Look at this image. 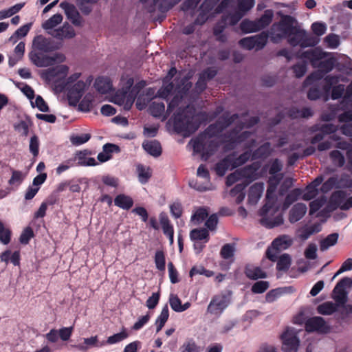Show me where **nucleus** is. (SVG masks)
<instances>
[{"label": "nucleus", "instance_id": "obj_1", "mask_svg": "<svg viewBox=\"0 0 352 352\" xmlns=\"http://www.w3.org/2000/svg\"><path fill=\"white\" fill-rule=\"evenodd\" d=\"M198 116H206V113L197 115L195 108L191 105H187L184 109L179 107L174 115V130L177 133L189 136L200 126L201 121L197 118Z\"/></svg>", "mask_w": 352, "mask_h": 352}, {"label": "nucleus", "instance_id": "obj_2", "mask_svg": "<svg viewBox=\"0 0 352 352\" xmlns=\"http://www.w3.org/2000/svg\"><path fill=\"white\" fill-rule=\"evenodd\" d=\"M297 23L296 19L291 15L283 14L278 22L274 23L267 31L270 41L273 43H279L283 39H287Z\"/></svg>", "mask_w": 352, "mask_h": 352}, {"label": "nucleus", "instance_id": "obj_3", "mask_svg": "<svg viewBox=\"0 0 352 352\" xmlns=\"http://www.w3.org/2000/svg\"><path fill=\"white\" fill-rule=\"evenodd\" d=\"M287 40V43L291 46H299L301 48L314 47L319 42V38L317 36L308 34L306 30L300 28L296 25L292 30L291 36H289Z\"/></svg>", "mask_w": 352, "mask_h": 352}, {"label": "nucleus", "instance_id": "obj_4", "mask_svg": "<svg viewBox=\"0 0 352 352\" xmlns=\"http://www.w3.org/2000/svg\"><path fill=\"white\" fill-rule=\"evenodd\" d=\"M274 13L272 10H265L262 16L254 20L244 19L240 23V29L244 34L256 32L268 26L272 21Z\"/></svg>", "mask_w": 352, "mask_h": 352}, {"label": "nucleus", "instance_id": "obj_5", "mask_svg": "<svg viewBox=\"0 0 352 352\" xmlns=\"http://www.w3.org/2000/svg\"><path fill=\"white\" fill-rule=\"evenodd\" d=\"M193 151L196 153H201L206 160L214 154L219 147L217 140H210L204 135H199L192 140Z\"/></svg>", "mask_w": 352, "mask_h": 352}, {"label": "nucleus", "instance_id": "obj_6", "mask_svg": "<svg viewBox=\"0 0 352 352\" xmlns=\"http://www.w3.org/2000/svg\"><path fill=\"white\" fill-rule=\"evenodd\" d=\"M277 210L274 209L271 205L265 204L259 210V215L261 217L260 223L267 228H273L283 223V218L281 214L278 213L274 216Z\"/></svg>", "mask_w": 352, "mask_h": 352}, {"label": "nucleus", "instance_id": "obj_7", "mask_svg": "<svg viewBox=\"0 0 352 352\" xmlns=\"http://www.w3.org/2000/svg\"><path fill=\"white\" fill-rule=\"evenodd\" d=\"M268 38V33L266 31H263L260 34L241 38L239 41V44L243 49L248 50L255 49L258 51L265 47Z\"/></svg>", "mask_w": 352, "mask_h": 352}, {"label": "nucleus", "instance_id": "obj_8", "mask_svg": "<svg viewBox=\"0 0 352 352\" xmlns=\"http://www.w3.org/2000/svg\"><path fill=\"white\" fill-rule=\"evenodd\" d=\"M284 352H297L300 340L293 329L287 328L280 336Z\"/></svg>", "mask_w": 352, "mask_h": 352}, {"label": "nucleus", "instance_id": "obj_9", "mask_svg": "<svg viewBox=\"0 0 352 352\" xmlns=\"http://www.w3.org/2000/svg\"><path fill=\"white\" fill-rule=\"evenodd\" d=\"M352 280L349 277L340 279L333 290V299L338 305L344 306L347 302V292L346 288L350 287Z\"/></svg>", "mask_w": 352, "mask_h": 352}, {"label": "nucleus", "instance_id": "obj_10", "mask_svg": "<svg viewBox=\"0 0 352 352\" xmlns=\"http://www.w3.org/2000/svg\"><path fill=\"white\" fill-rule=\"evenodd\" d=\"M31 62L38 67H45L53 65L57 59L58 54L55 56L47 55L45 52L33 48L29 54Z\"/></svg>", "mask_w": 352, "mask_h": 352}, {"label": "nucleus", "instance_id": "obj_11", "mask_svg": "<svg viewBox=\"0 0 352 352\" xmlns=\"http://www.w3.org/2000/svg\"><path fill=\"white\" fill-rule=\"evenodd\" d=\"M327 53L323 52L320 47H315L297 55L298 58L308 60L313 67H316L320 61L327 56Z\"/></svg>", "mask_w": 352, "mask_h": 352}, {"label": "nucleus", "instance_id": "obj_12", "mask_svg": "<svg viewBox=\"0 0 352 352\" xmlns=\"http://www.w3.org/2000/svg\"><path fill=\"white\" fill-rule=\"evenodd\" d=\"M229 299L226 295H215L210 300L207 311L211 314L220 315L229 305Z\"/></svg>", "mask_w": 352, "mask_h": 352}, {"label": "nucleus", "instance_id": "obj_13", "mask_svg": "<svg viewBox=\"0 0 352 352\" xmlns=\"http://www.w3.org/2000/svg\"><path fill=\"white\" fill-rule=\"evenodd\" d=\"M261 166V164L259 162H254L250 165L239 169L238 171L241 179H245L243 182L250 184L251 182L259 177L258 171Z\"/></svg>", "mask_w": 352, "mask_h": 352}, {"label": "nucleus", "instance_id": "obj_14", "mask_svg": "<svg viewBox=\"0 0 352 352\" xmlns=\"http://www.w3.org/2000/svg\"><path fill=\"white\" fill-rule=\"evenodd\" d=\"M305 328L309 333H327L329 330L325 320L320 316H314L307 319L305 324Z\"/></svg>", "mask_w": 352, "mask_h": 352}, {"label": "nucleus", "instance_id": "obj_15", "mask_svg": "<svg viewBox=\"0 0 352 352\" xmlns=\"http://www.w3.org/2000/svg\"><path fill=\"white\" fill-rule=\"evenodd\" d=\"M87 85L82 80L77 81L73 86L68 89L67 98L71 105L76 106L84 94Z\"/></svg>", "mask_w": 352, "mask_h": 352}, {"label": "nucleus", "instance_id": "obj_16", "mask_svg": "<svg viewBox=\"0 0 352 352\" xmlns=\"http://www.w3.org/2000/svg\"><path fill=\"white\" fill-rule=\"evenodd\" d=\"M33 48L45 53L52 52L58 49L54 42L50 38L38 35L33 40Z\"/></svg>", "mask_w": 352, "mask_h": 352}, {"label": "nucleus", "instance_id": "obj_17", "mask_svg": "<svg viewBox=\"0 0 352 352\" xmlns=\"http://www.w3.org/2000/svg\"><path fill=\"white\" fill-rule=\"evenodd\" d=\"M244 128V122H240L237 126L226 133L222 135L223 138V143H225V148L232 150L236 147L237 133L240 132Z\"/></svg>", "mask_w": 352, "mask_h": 352}, {"label": "nucleus", "instance_id": "obj_18", "mask_svg": "<svg viewBox=\"0 0 352 352\" xmlns=\"http://www.w3.org/2000/svg\"><path fill=\"white\" fill-rule=\"evenodd\" d=\"M60 7L64 9L67 18L75 26H81L82 23V18L77 10L76 8L71 3L67 2H62Z\"/></svg>", "mask_w": 352, "mask_h": 352}, {"label": "nucleus", "instance_id": "obj_19", "mask_svg": "<svg viewBox=\"0 0 352 352\" xmlns=\"http://www.w3.org/2000/svg\"><path fill=\"white\" fill-rule=\"evenodd\" d=\"M50 34L59 40L69 39L76 36L74 29L67 23H64L61 28L54 30Z\"/></svg>", "mask_w": 352, "mask_h": 352}, {"label": "nucleus", "instance_id": "obj_20", "mask_svg": "<svg viewBox=\"0 0 352 352\" xmlns=\"http://www.w3.org/2000/svg\"><path fill=\"white\" fill-rule=\"evenodd\" d=\"M91 155V152L88 149L78 151L75 153L74 157L76 159V165L80 166H94L98 164L97 162L94 157H88V155Z\"/></svg>", "mask_w": 352, "mask_h": 352}, {"label": "nucleus", "instance_id": "obj_21", "mask_svg": "<svg viewBox=\"0 0 352 352\" xmlns=\"http://www.w3.org/2000/svg\"><path fill=\"white\" fill-rule=\"evenodd\" d=\"M264 190V184L257 182L250 186L248 191V202L252 205L257 204Z\"/></svg>", "mask_w": 352, "mask_h": 352}, {"label": "nucleus", "instance_id": "obj_22", "mask_svg": "<svg viewBox=\"0 0 352 352\" xmlns=\"http://www.w3.org/2000/svg\"><path fill=\"white\" fill-rule=\"evenodd\" d=\"M307 206L303 203L296 204L289 211V220L292 223L300 220L307 212Z\"/></svg>", "mask_w": 352, "mask_h": 352}, {"label": "nucleus", "instance_id": "obj_23", "mask_svg": "<svg viewBox=\"0 0 352 352\" xmlns=\"http://www.w3.org/2000/svg\"><path fill=\"white\" fill-rule=\"evenodd\" d=\"M244 274L247 278L251 280L265 278L267 277V273L263 271L260 267L254 266L252 264H247L245 266Z\"/></svg>", "mask_w": 352, "mask_h": 352}, {"label": "nucleus", "instance_id": "obj_24", "mask_svg": "<svg viewBox=\"0 0 352 352\" xmlns=\"http://www.w3.org/2000/svg\"><path fill=\"white\" fill-rule=\"evenodd\" d=\"M153 4L148 8L149 12H153L156 8L159 11L165 12L171 9L177 3V0H153Z\"/></svg>", "mask_w": 352, "mask_h": 352}, {"label": "nucleus", "instance_id": "obj_25", "mask_svg": "<svg viewBox=\"0 0 352 352\" xmlns=\"http://www.w3.org/2000/svg\"><path fill=\"white\" fill-rule=\"evenodd\" d=\"M94 87L102 94L109 93L112 90V82L108 77H98L96 79Z\"/></svg>", "mask_w": 352, "mask_h": 352}, {"label": "nucleus", "instance_id": "obj_26", "mask_svg": "<svg viewBox=\"0 0 352 352\" xmlns=\"http://www.w3.org/2000/svg\"><path fill=\"white\" fill-rule=\"evenodd\" d=\"M238 118H239L238 113H234L230 116L229 112H226L216 120V122L218 126H219L220 131H223Z\"/></svg>", "mask_w": 352, "mask_h": 352}, {"label": "nucleus", "instance_id": "obj_27", "mask_svg": "<svg viewBox=\"0 0 352 352\" xmlns=\"http://www.w3.org/2000/svg\"><path fill=\"white\" fill-rule=\"evenodd\" d=\"M228 156L231 157V163L234 169L245 164L250 158L252 159L250 151H246L238 157H236V152L229 154Z\"/></svg>", "mask_w": 352, "mask_h": 352}, {"label": "nucleus", "instance_id": "obj_28", "mask_svg": "<svg viewBox=\"0 0 352 352\" xmlns=\"http://www.w3.org/2000/svg\"><path fill=\"white\" fill-rule=\"evenodd\" d=\"M228 169L233 170L234 168H232L231 163V157L228 155L215 164L214 170L217 175L222 177Z\"/></svg>", "mask_w": 352, "mask_h": 352}, {"label": "nucleus", "instance_id": "obj_29", "mask_svg": "<svg viewBox=\"0 0 352 352\" xmlns=\"http://www.w3.org/2000/svg\"><path fill=\"white\" fill-rule=\"evenodd\" d=\"M271 144L270 142H265L253 151L252 160L265 159L271 154Z\"/></svg>", "mask_w": 352, "mask_h": 352}, {"label": "nucleus", "instance_id": "obj_30", "mask_svg": "<svg viewBox=\"0 0 352 352\" xmlns=\"http://www.w3.org/2000/svg\"><path fill=\"white\" fill-rule=\"evenodd\" d=\"M346 198V193L343 190H338L335 191L332 193L329 204L332 208L336 209L338 208L341 209V206H342L344 200Z\"/></svg>", "mask_w": 352, "mask_h": 352}, {"label": "nucleus", "instance_id": "obj_31", "mask_svg": "<svg viewBox=\"0 0 352 352\" xmlns=\"http://www.w3.org/2000/svg\"><path fill=\"white\" fill-rule=\"evenodd\" d=\"M114 204L124 210H129L133 205V199L124 194H120L114 199Z\"/></svg>", "mask_w": 352, "mask_h": 352}, {"label": "nucleus", "instance_id": "obj_32", "mask_svg": "<svg viewBox=\"0 0 352 352\" xmlns=\"http://www.w3.org/2000/svg\"><path fill=\"white\" fill-rule=\"evenodd\" d=\"M190 238L193 241H204L207 243L210 239L209 232L206 228H195L190 231Z\"/></svg>", "mask_w": 352, "mask_h": 352}, {"label": "nucleus", "instance_id": "obj_33", "mask_svg": "<svg viewBox=\"0 0 352 352\" xmlns=\"http://www.w3.org/2000/svg\"><path fill=\"white\" fill-rule=\"evenodd\" d=\"M294 288L292 286L283 288H276L270 290L265 295V300L267 302H273L285 292H292Z\"/></svg>", "mask_w": 352, "mask_h": 352}, {"label": "nucleus", "instance_id": "obj_34", "mask_svg": "<svg viewBox=\"0 0 352 352\" xmlns=\"http://www.w3.org/2000/svg\"><path fill=\"white\" fill-rule=\"evenodd\" d=\"M144 150L154 157H159L162 154V146L157 140H152L143 144Z\"/></svg>", "mask_w": 352, "mask_h": 352}, {"label": "nucleus", "instance_id": "obj_35", "mask_svg": "<svg viewBox=\"0 0 352 352\" xmlns=\"http://www.w3.org/2000/svg\"><path fill=\"white\" fill-rule=\"evenodd\" d=\"M292 245V241L287 236H281L275 239L272 243V249L280 251L288 248Z\"/></svg>", "mask_w": 352, "mask_h": 352}, {"label": "nucleus", "instance_id": "obj_36", "mask_svg": "<svg viewBox=\"0 0 352 352\" xmlns=\"http://www.w3.org/2000/svg\"><path fill=\"white\" fill-rule=\"evenodd\" d=\"M235 252L234 243H226L223 245L220 251V256L225 260H230V263L234 261Z\"/></svg>", "mask_w": 352, "mask_h": 352}, {"label": "nucleus", "instance_id": "obj_37", "mask_svg": "<svg viewBox=\"0 0 352 352\" xmlns=\"http://www.w3.org/2000/svg\"><path fill=\"white\" fill-rule=\"evenodd\" d=\"M169 317V311L168 307L167 305H165L162 311L160 314V316L157 318L155 320V325H156V331L159 332L162 330V329L164 327V324H166V321L168 320Z\"/></svg>", "mask_w": 352, "mask_h": 352}, {"label": "nucleus", "instance_id": "obj_38", "mask_svg": "<svg viewBox=\"0 0 352 352\" xmlns=\"http://www.w3.org/2000/svg\"><path fill=\"white\" fill-rule=\"evenodd\" d=\"M159 219L164 235L174 233L173 226L165 212H161Z\"/></svg>", "mask_w": 352, "mask_h": 352}, {"label": "nucleus", "instance_id": "obj_39", "mask_svg": "<svg viewBox=\"0 0 352 352\" xmlns=\"http://www.w3.org/2000/svg\"><path fill=\"white\" fill-rule=\"evenodd\" d=\"M31 26L32 23H27L22 25L19 29H17L10 37L9 41L13 43H16L19 38H23L28 34L31 28Z\"/></svg>", "mask_w": 352, "mask_h": 352}, {"label": "nucleus", "instance_id": "obj_40", "mask_svg": "<svg viewBox=\"0 0 352 352\" xmlns=\"http://www.w3.org/2000/svg\"><path fill=\"white\" fill-rule=\"evenodd\" d=\"M337 310V305L332 302H324L317 307V311L322 315H331Z\"/></svg>", "mask_w": 352, "mask_h": 352}, {"label": "nucleus", "instance_id": "obj_41", "mask_svg": "<svg viewBox=\"0 0 352 352\" xmlns=\"http://www.w3.org/2000/svg\"><path fill=\"white\" fill-rule=\"evenodd\" d=\"M137 170L140 182L143 184L147 183L152 175L151 169L149 167L146 168L144 166L139 164L137 166Z\"/></svg>", "mask_w": 352, "mask_h": 352}, {"label": "nucleus", "instance_id": "obj_42", "mask_svg": "<svg viewBox=\"0 0 352 352\" xmlns=\"http://www.w3.org/2000/svg\"><path fill=\"white\" fill-rule=\"evenodd\" d=\"M32 125V122L30 119L20 120L14 124V129L20 133L23 136H28L29 133V128Z\"/></svg>", "mask_w": 352, "mask_h": 352}, {"label": "nucleus", "instance_id": "obj_43", "mask_svg": "<svg viewBox=\"0 0 352 352\" xmlns=\"http://www.w3.org/2000/svg\"><path fill=\"white\" fill-rule=\"evenodd\" d=\"M338 239V233H332L322 239L320 243V249L321 251L327 250L329 247L337 243Z\"/></svg>", "mask_w": 352, "mask_h": 352}, {"label": "nucleus", "instance_id": "obj_44", "mask_svg": "<svg viewBox=\"0 0 352 352\" xmlns=\"http://www.w3.org/2000/svg\"><path fill=\"white\" fill-rule=\"evenodd\" d=\"M291 263L290 256L288 254H283L277 259L276 270L286 272L289 268Z\"/></svg>", "mask_w": 352, "mask_h": 352}, {"label": "nucleus", "instance_id": "obj_45", "mask_svg": "<svg viewBox=\"0 0 352 352\" xmlns=\"http://www.w3.org/2000/svg\"><path fill=\"white\" fill-rule=\"evenodd\" d=\"M301 195L302 190L300 188H294L291 190L285 198L283 203L284 208H287L290 206L300 197Z\"/></svg>", "mask_w": 352, "mask_h": 352}, {"label": "nucleus", "instance_id": "obj_46", "mask_svg": "<svg viewBox=\"0 0 352 352\" xmlns=\"http://www.w3.org/2000/svg\"><path fill=\"white\" fill-rule=\"evenodd\" d=\"M156 268L160 272H164L166 269V256L163 250H157L154 256Z\"/></svg>", "mask_w": 352, "mask_h": 352}, {"label": "nucleus", "instance_id": "obj_47", "mask_svg": "<svg viewBox=\"0 0 352 352\" xmlns=\"http://www.w3.org/2000/svg\"><path fill=\"white\" fill-rule=\"evenodd\" d=\"M62 21L63 16L60 14H56L51 16L49 19L45 21L43 23L42 27L43 29L46 30H52L56 26H57L58 24H60L62 22Z\"/></svg>", "mask_w": 352, "mask_h": 352}, {"label": "nucleus", "instance_id": "obj_48", "mask_svg": "<svg viewBox=\"0 0 352 352\" xmlns=\"http://www.w3.org/2000/svg\"><path fill=\"white\" fill-rule=\"evenodd\" d=\"M150 113L155 118H160L165 111V105L162 102H153L149 106Z\"/></svg>", "mask_w": 352, "mask_h": 352}, {"label": "nucleus", "instance_id": "obj_49", "mask_svg": "<svg viewBox=\"0 0 352 352\" xmlns=\"http://www.w3.org/2000/svg\"><path fill=\"white\" fill-rule=\"evenodd\" d=\"M68 71L69 67L67 65H61L56 67L49 69L47 71V74L50 78H55L60 76H65L67 74Z\"/></svg>", "mask_w": 352, "mask_h": 352}, {"label": "nucleus", "instance_id": "obj_50", "mask_svg": "<svg viewBox=\"0 0 352 352\" xmlns=\"http://www.w3.org/2000/svg\"><path fill=\"white\" fill-rule=\"evenodd\" d=\"M283 168V164L280 162V161L278 159H275L272 162L270 169H269V173L270 175H274V179L276 180V183L278 184L280 179H282L281 176H276L275 175L276 173L280 172Z\"/></svg>", "mask_w": 352, "mask_h": 352}, {"label": "nucleus", "instance_id": "obj_51", "mask_svg": "<svg viewBox=\"0 0 352 352\" xmlns=\"http://www.w3.org/2000/svg\"><path fill=\"white\" fill-rule=\"evenodd\" d=\"M222 132V131H220L219 126H218L217 123L215 122L210 124L200 135H204V136L212 138L218 136Z\"/></svg>", "mask_w": 352, "mask_h": 352}, {"label": "nucleus", "instance_id": "obj_52", "mask_svg": "<svg viewBox=\"0 0 352 352\" xmlns=\"http://www.w3.org/2000/svg\"><path fill=\"white\" fill-rule=\"evenodd\" d=\"M12 232L6 228L2 221H0V241L4 244H8L11 241Z\"/></svg>", "mask_w": 352, "mask_h": 352}, {"label": "nucleus", "instance_id": "obj_53", "mask_svg": "<svg viewBox=\"0 0 352 352\" xmlns=\"http://www.w3.org/2000/svg\"><path fill=\"white\" fill-rule=\"evenodd\" d=\"M324 74L320 69L316 71L309 74L304 81L306 86L314 85L315 82L320 80L324 77Z\"/></svg>", "mask_w": 352, "mask_h": 352}, {"label": "nucleus", "instance_id": "obj_54", "mask_svg": "<svg viewBox=\"0 0 352 352\" xmlns=\"http://www.w3.org/2000/svg\"><path fill=\"white\" fill-rule=\"evenodd\" d=\"M329 157L333 164L342 167L345 163L344 155L338 150H333L330 152Z\"/></svg>", "mask_w": 352, "mask_h": 352}, {"label": "nucleus", "instance_id": "obj_55", "mask_svg": "<svg viewBox=\"0 0 352 352\" xmlns=\"http://www.w3.org/2000/svg\"><path fill=\"white\" fill-rule=\"evenodd\" d=\"M12 176L8 181V184L11 186H19L23 181L25 175L20 170L12 169Z\"/></svg>", "mask_w": 352, "mask_h": 352}, {"label": "nucleus", "instance_id": "obj_56", "mask_svg": "<svg viewBox=\"0 0 352 352\" xmlns=\"http://www.w3.org/2000/svg\"><path fill=\"white\" fill-rule=\"evenodd\" d=\"M128 336V333L126 331L125 329H124L121 332L109 336L107 338L106 343L108 344H113L124 340L127 338Z\"/></svg>", "mask_w": 352, "mask_h": 352}, {"label": "nucleus", "instance_id": "obj_57", "mask_svg": "<svg viewBox=\"0 0 352 352\" xmlns=\"http://www.w3.org/2000/svg\"><path fill=\"white\" fill-rule=\"evenodd\" d=\"M270 287L268 281L260 280L256 282L251 288V291L254 294L264 293Z\"/></svg>", "mask_w": 352, "mask_h": 352}, {"label": "nucleus", "instance_id": "obj_58", "mask_svg": "<svg viewBox=\"0 0 352 352\" xmlns=\"http://www.w3.org/2000/svg\"><path fill=\"white\" fill-rule=\"evenodd\" d=\"M146 85V82L144 80H140L135 85H133L129 93V98L131 100V103L134 101L137 96Z\"/></svg>", "mask_w": 352, "mask_h": 352}, {"label": "nucleus", "instance_id": "obj_59", "mask_svg": "<svg viewBox=\"0 0 352 352\" xmlns=\"http://www.w3.org/2000/svg\"><path fill=\"white\" fill-rule=\"evenodd\" d=\"M334 67V60L332 58L326 59L324 60H321L316 67H319L320 69L327 74L331 72Z\"/></svg>", "mask_w": 352, "mask_h": 352}, {"label": "nucleus", "instance_id": "obj_60", "mask_svg": "<svg viewBox=\"0 0 352 352\" xmlns=\"http://www.w3.org/2000/svg\"><path fill=\"white\" fill-rule=\"evenodd\" d=\"M338 126L333 124H323L319 127H318L316 129H314V131H321L324 135H331L332 133H334L338 130Z\"/></svg>", "mask_w": 352, "mask_h": 352}, {"label": "nucleus", "instance_id": "obj_61", "mask_svg": "<svg viewBox=\"0 0 352 352\" xmlns=\"http://www.w3.org/2000/svg\"><path fill=\"white\" fill-rule=\"evenodd\" d=\"M34 232L32 228L27 227L22 232L20 237L19 241L21 244L26 245L29 243L30 239L34 237Z\"/></svg>", "mask_w": 352, "mask_h": 352}, {"label": "nucleus", "instance_id": "obj_62", "mask_svg": "<svg viewBox=\"0 0 352 352\" xmlns=\"http://www.w3.org/2000/svg\"><path fill=\"white\" fill-rule=\"evenodd\" d=\"M91 138V135L89 133H84L80 135H72L70 138V141L73 145L79 146L87 142Z\"/></svg>", "mask_w": 352, "mask_h": 352}, {"label": "nucleus", "instance_id": "obj_63", "mask_svg": "<svg viewBox=\"0 0 352 352\" xmlns=\"http://www.w3.org/2000/svg\"><path fill=\"white\" fill-rule=\"evenodd\" d=\"M338 182V179L336 177H331L324 183H322L320 190L323 193H327L332 190Z\"/></svg>", "mask_w": 352, "mask_h": 352}, {"label": "nucleus", "instance_id": "obj_64", "mask_svg": "<svg viewBox=\"0 0 352 352\" xmlns=\"http://www.w3.org/2000/svg\"><path fill=\"white\" fill-rule=\"evenodd\" d=\"M92 108L91 96L86 95L78 104V109L85 112H88Z\"/></svg>", "mask_w": 352, "mask_h": 352}]
</instances>
